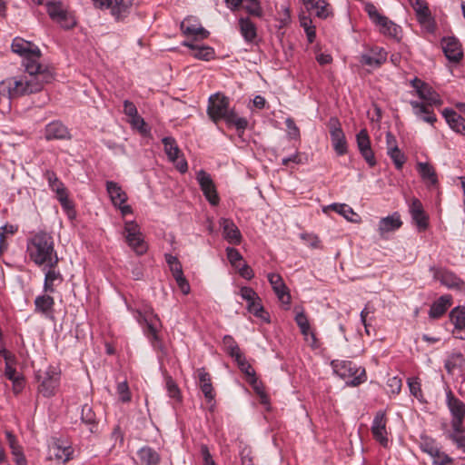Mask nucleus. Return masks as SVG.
<instances>
[{"label":"nucleus","instance_id":"nucleus-61","mask_svg":"<svg viewBox=\"0 0 465 465\" xmlns=\"http://www.w3.org/2000/svg\"><path fill=\"white\" fill-rule=\"evenodd\" d=\"M387 386L391 393L399 394L402 386L401 379L396 376L391 377L387 381Z\"/></svg>","mask_w":465,"mask_h":465},{"label":"nucleus","instance_id":"nucleus-20","mask_svg":"<svg viewBox=\"0 0 465 465\" xmlns=\"http://www.w3.org/2000/svg\"><path fill=\"white\" fill-rule=\"evenodd\" d=\"M331 139L334 151L338 155H343L347 153V143L345 135L336 119H331Z\"/></svg>","mask_w":465,"mask_h":465},{"label":"nucleus","instance_id":"nucleus-17","mask_svg":"<svg viewBox=\"0 0 465 465\" xmlns=\"http://www.w3.org/2000/svg\"><path fill=\"white\" fill-rule=\"evenodd\" d=\"M181 30L183 35L193 40H203L208 37L209 32L203 28L198 19L187 17L181 23Z\"/></svg>","mask_w":465,"mask_h":465},{"label":"nucleus","instance_id":"nucleus-19","mask_svg":"<svg viewBox=\"0 0 465 465\" xmlns=\"http://www.w3.org/2000/svg\"><path fill=\"white\" fill-rule=\"evenodd\" d=\"M442 49L447 59L453 63H459L463 57V52L460 41L454 36L444 37L441 41Z\"/></svg>","mask_w":465,"mask_h":465},{"label":"nucleus","instance_id":"nucleus-28","mask_svg":"<svg viewBox=\"0 0 465 465\" xmlns=\"http://www.w3.org/2000/svg\"><path fill=\"white\" fill-rule=\"evenodd\" d=\"M450 322L454 324L453 334L456 338L465 340V308L457 307L450 313Z\"/></svg>","mask_w":465,"mask_h":465},{"label":"nucleus","instance_id":"nucleus-62","mask_svg":"<svg viewBox=\"0 0 465 465\" xmlns=\"http://www.w3.org/2000/svg\"><path fill=\"white\" fill-rule=\"evenodd\" d=\"M241 371L245 372L247 375L253 376L254 371L252 369L251 365L246 361V359L242 353H241V358H234Z\"/></svg>","mask_w":465,"mask_h":465},{"label":"nucleus","instance_id":"nucleus-34","mask_svg":"<svg viewBox=\"0 0 465 465\" xmlns=\"http://www.w3.org/2000/svg\"><path fill=\"white\" fill-rule=\"evenodd\" d=\"M141 465H159L161 462L160 453L150 446H143L137 451Z\"/></svg>","mask_w":465,"mask_h":465},{"label":"nucleus","instance_id":"nucleus-54","mask_svg":"<svg viewBox=\"0 0 465 465\" xmlns=\"http://www.w3.org/2000/svg\"><path fill=\"white\" fill-rule=\"evenodd\" d=\"M226 254L231 265L234 268H238V265L242 262V255L240 252L235 248L227 247Z\"/></svg>","mask_w":465,"mask_h":465},{"label":"nucleus","instance_id":"nucleus-14","mask_svg":"<svg viewBox=\"0 0 465 465\" xmlns=\"http://www.w3.org/2000/svg\"><path fill=\"white\" fill-rule=\"evenodd\" d=\"M45 176L48 181L49 187L52 191L55 192L62 207L65 210H71L73 204L68 199L67 191L64 183L57 178L54 172L46 171Z\"/></svg>","mask_w":465,"mask_h":465},{"label":"nucleus","instance_id":"nucleus-48","mask_svg":"<svg viewBox=\"0 0 465 465\" xmlns=\"http://www.w3.org/2000/svg\"><path fill=\"white\" fill-rule=\"evenodd\" d=\"M243 2L245 3L244 9L249 15L255 17L262 16V8L258 0H243Z\"/></svg>","mask_w":465,"mask_h":465},{"label":"nucleus","instance_id":"nucleus-18","mask_svg":"<svg viewBox=\"0 0 465 465\" xmlns=\"http://www.w3.org/2000/svg\"><path fill=\"white\" fill-rule=\"evenodd\" d=\"M409 211L419 231H425L429 226V216L424 212L420 201L417 198H412L409 205Z\"/></svg>","mask_w":465,"mask_h":465},{"label":"nucleus","instance_id":"nucleus-11","mask_svg":"<svg viewBox=\"0 0 465 465\" xmlns=\"http://www.w3.org/2000/svg\"><path fill=\"white\" fill-rule=\"evenodd\" d=\"M411 84L415 89L418 96L425 102V104H429L430 106H440L442 104V100L439 94H437L428 84L419 78H414Z\"/></svg>","mask_w":465,"mask_h":465},{"label":"nucleus","instance_id":"nucleus-23","mask_svg":"<svg viewBox=\"0 0 465 465\" xmlns=\"http://www.w3.org/2000/svg\"><path fill=\"white\" fill-rule=\"evenodd\" d=\"M356 138L358 148L361 155L370 166H374L376 164V160L371 148V142L367 131L365 129L361 130Z\"/></svg>","mask_w":465,"mask_h":465},{"label":"nucleus","instance_id":"nucleus-47","mask_svg":"<svg viewBox=\"0 0 465 465\" xmlns=\"http://www.w3.org/2000/svg\"><path fill=\"white\" fill-rule=\"evenodd\" d=\"M295 322L298 325V327L301 330V332L304 336H308L311 334L312 338L314 340V334L311 333V326L310 322L308 321L307 316L305 315L303 311L298 312L295 315Z\"/></svg>","mask_w":465,"mask_h":465},{"label":"nucleus","instance_id":"nucleus-25","mask_svg":"<svg viewBox=\"0 0 465 465\" xmlns=\"http://www.w3.org/2000/svg\"><path fill=\"white\" fill-rule=\"evenodd\" d=\"M268 281L272 285L278 299L284 304H289L291 302V295L287 291V287L278 273L271 272L268 274Z\"/></svg>","mask_w":465,"mask_h":465},{"label":"nucleus","instance_id":"nucleus-7","mask_svg":"<svg viewBox=\"0 0 465 465\" xmlns=\"http://www.w3.org/2000/svg\"><path fill=\"white\" fill-rule=\"evenodd\" d=\"M125 238L128 245L139 255L143 254L147 250L143 233L139 225L135 222H125L124 223Z\"/></svg>","mask_w":465,"mask_h":465},{"label":"nucleus","instance_id":"nucleus-3","mask_svg":"<svg viewBox=\"0 0 465 465\" xmlns=\"http://www.w3.org/2000/svg\"><path fill=\"white\" fill-rule=\"evenodd\" d=\"M229 99L220 94L211 95L208 102L207 114L213 122L224 120L228 125H233L237 131L243 132L248 121L237 115L233 110L229 108Z\"/></svg>","mask_w":465,"mask_h":465},{"label":"nucleus","instance_id":"nucleus-38","mask_svg":"<svg viewBox=\"0 0 465 465\" xmlns=\"http://www.w3.org/2000/svg\"><path fill=\"white\" fill-rule=\"evenodd\" d=\"M54 305V298L47 294L39 295L35 300V312L42 313L45 317H53Z\"/></svg>","mask_w":465,"mask_h":465},{"label":"nucleus","instance_id":"nucleus-5","mask_svg":"<svg viewBox=\"0 0 465 465\" xmlns=\"http://www.w3.org/2000/svg\"><path fill=\"white\" fill-rule=\"evenodd\" d=\"M49 17L61 27L71 29L75 26L76 20L73 13L61 1H48L45 4Z\"/></svg>","mask_w":465,"mask_h":465},{"label":"nucleus","instance_id":"nucleus-16","mask_svg":"<svg viewBox=\"0 0 465 465\" xmlns=\"http://www.w3.org/2000/svg\"><path fill=\"white\" fill-rule=\"evenodd\" d=\"M196 179L200 184L201 190L204 196L212 205H216L219 203V197L216 192L215 185L210 174L203 170L197 173Z\"/></svg>","mask_w":465,"mask_h":465},{"label":"nucleus","instance_id":"nucleus-64","mask_svg":"<svg viewBox=\"0 0 465 465\" xmlns=\"http://www.w3.org/2000/svg\"><path fill=\"white\" fill-rule=\"evenodd\" d=\"M408 385H409L411 393L414 397L419 398L420 396H421L420 383L417 378L409 379Z\"/></svg>","mask_w":465,"mask_h":465},{"label":"nucleus","instance_id":"nucleus-45","mask_svg":"<svg viewBox=\"0 0 465 465\" xmlns=\"http://www.w3.org/2000/svg\"><path fill=\"white\" fill-rule=\"evenodd\" d=\"M377 25L381 33L389 36L396 37L400 32V27L386 16Z\"/></svg>","mask_w":465,"mask_h":465},{"label":"nucleus","instance_id":"nucleus-32","mask_svg":"<svg viewBox=\"0 0 465 465\" xmlns=\"http://www.w3.org/2000/svg\"><path fill=\"white\" fill-rule=\"evenodd\" d=\"M183 45L190 48L193 51L192 55L196 59L210 61L214 58V49L209 45H198L192 41H184Z\"/></svg>","mask_w":465,"mask_h":465},{"label":"nucleus","instance_id":"nucleus-44","mask_svg":"<svg viewBox=\"0 0 465 465\" xmlns=\"http://www.w3.org/2000/svg\"><path fill=\"white\" fill-rule=\"evenodd\" d=\"M81 420L84 423L90 426V432H94L96 429V416L92 407L88 404H84L82 407Z\"/></svg>","mask_w":465,"mask_h":465},{"label":"nucleus","instance_id":"nucleus-22","mask_svg":"<svg viewBox=\"0 0 465 465\" xmlns=\"http://www.w3.org/2000/svg\"><path fill=\"white\" fill-rule=\"evenodd\" d=\"M45 137L46 140H69L71 134L68 128L60 121H54L45 126Z\"/></svg>","mask_w":465,"mask_h":465},{"label":"nucleus","instance_id":"nucleus-12","mask_svg":"<svg viewBox=\"0 0 465 465\" xmlns=\"http://www.w3.org/2000/svg\"><path fill=\"white\" fill-rule=\"evenodd\" d=\"M40 381L39 391L45 397H51L54 394L60 381L59 372L53 367H49L43 375H38Z\"/></svg>","mask_w":465,"mask_h":465},{"label":"nucleus","instance_id":"nucleus-8","mask_svg":"<svg viewBox=\"0 0 465 465\" xmlns=\"http://www.w3.org/2000/svg\"><path fill=\"white\" fill-rule=\"evenodd\" d=\"M94 5L101 9H110L115 19L125 17L133 5L134 0H93Z\"/></svg>","mask_w":465,"mask_h":465},{"label":"nucleus","instance_id":"nucleus-63","mask_svg":"<svg viewBox=\"0 0 465 465\" xmlns=\"http://www.w3.org/2000/svg\"><path fill=\"white\" fill-rule=\"evenodd\" d=\"M166 389L168 391V394L171 398L179 400L180 398V390L176 383L171 379L168 378L166 380Z\"/></svg>","mask_w":465,"mask_h":465},{"label":"nucleus","instance_id":"nucleus-33","mask_svg":"<svg viewBox=\"0 0 465 465\" xmlns=\"http://www.w3.org/2000/svg\"><path fill=\"white\" fill-rule=\"evenodd\" d=\"M447 406L451 414V419H464L465 418V403L460 399L456 398L451 391L446 392Z\"/></svg>","mask_w":465,"mask_h":465},{"label":"nucleus","instance_id":"nucleus-35","mask_svg":"<svg viewBox=\"0 0 465 465\" xmlns=\"http://www.w3.org/2000/svg\"><path fill=\"white\" fill-rule=\"evenodd\" d=\"M239 30L246 43H253L257 37L256 25L249 17H241L238 21Z\"/></svg>","mask_w":465,"mask_h":465},{"label":"nucleus","instance_id":"nucleus-41","mask_svg":"<svg viewBox=\"0 0 465 465\" xmlns=\"http://www.w3.org/2000/svg\"><path fill=\"white\" fill-rule=\"evenodd\" d=\"M450 305L451 297L450 295H442L431 305L429 312L430 317L434 319L440 318Z\"/></svg>","mask_w":465,"mask_h":465},{"label":"nucleus","instance_id":"nucleus-43","mask_svg":"<svg viewBox=\"0 0 465 465\" xmlns=\"http://www.w3.org/2000/svg\"><path fill=\"white\" fill-rule=\"evenodd\" d=\"M464 365L465 359L461 353H452L444 363V367L450 374H452L455 369L462 368Z\"/></svg>","mask_w":465,"mask_h":465},{"label":"nucleus","instance_id":"nucleus-49","mask_svg":"<svg viewBox=\"0 0 465 465\" xmlns=\"http://www.w3.org/2000/svg\"><path fill=\"white\" fill-rule=\"evenodd\" d=\"M301 26L304 29L308 41L312 43L316 36L315 26L312 25V22L310 18L302 16L300 18Z\"/></svg>","mask_w":465,"mask_h":465},{"label":"nucleus","instance_id":"nucleus-27","mask_svg":"<svg viewBox=\"0 0 465 465\" xmlns=\"http://www.w3.org/2000/svg\"><path fill=\"white\" fill-rule=\"evenodd\" d=\"M442 115L452 131L465 135V118L463 116L450 108H445L442 111Z\"/></svg>","mask_w":465,"mask_h":465},{"label":"nucleus","instance_id":"nucleus-52","mask_svg":"<svg viewBox=\"0 0 465 465\" xmlns=\"http://www.w3.org/2000/svg\"><path fill=\"white\" fill-rule=\"evenodd\" d=\"M464 419H451L450 426L451 430L447 433L449 440L452 439L453 436H457L461 433H465V427L463 425Z\"/></svg>","mask_w":465,"mask_h":465},{"label":"nucleus","instance_id":"nucleus-60","mask_svg":"<svg viewBox=\"0 0 465 465\" xmlns=\"http://www.w3.org/2000/svg\"><path fill=\"white\" fill-rule=\"evenodd\" d=\"M241 297L249 303L259 299L258 294L250 287H242L240 290Z\"/></svg>","mask_w":465,"mask_h":465},{"label":"nucleus","instance_id":"nucleus-53","mask_svg":"<svg viewBox=\"0 0 465 465\" xmlns=\"http://www.w3.org/2000/svg\"><path fill=\"white\" fill-rule=\"evenodd\" d=\"M248 311L258 318H261L264 321L268 320L266 317L267 313L264 312L260 298L248 304Z\"/></svg>","mask_w":465,"mask_h":465},{"label":"nucleus","instance_id":"nucleus-42","mask_svg":"<svg viewBox=\"0 0 465 465\" xmlns=\"http://www.w3.org/2000/svg\"><path fill=\"white\" fill-rule=\"evenodd\" d=\"M417 171L420 173L422 180L426 182L428 184L434 185L437 183L438 179L435 169L430 163H418Z\"/></svg>","mask_w":465,"mask_h":465},{"label":"nucleus","instance_id":"nucleus-56","mask_svg":"<svg viewBox=\"0 0 465 465\" xmlns=\"http://www.w3.org/2000/svg\"><path fill=\"white\" fill-rule=\"evenodd\" d=\"M117 394L123 402H129L131 401V392L126 381L117 384Z\"/></svg>","mask_w":465,"mask_h":465},{"label":"nucleus","instance_id":"nucleus-39","mask_svg":"<svg viewBox=\"0 0 465 465\" xmlns=\"http://www.w3.org/2000/svg\"><path fill=\"white\" fill-rule=\"evenodd\" d=\"M45 281H44V291L45 292H54L55 287L63 282V276L59 271L55 270V267H46Z\"/></svg>","mask_w":465,"mask_h":465},{"label":"nucleus","instance_id":"nucleus-10","mask_svg":"<svg viewBox=\"0 0 465 465\" xmlns=\"http://www.w3.org/2000/svg\"><path fill=\"white\" fill-rule=\"evenodd\" d=\"M163 146H164V152L168 157V159L175 164L176 168L181 173H185L188 169L187 162L183 158V153H181L176 141L173 137H164L162 140Z\"/></svg>","mask_w":465,"mask_h":465},{"label":"nucleus","instance_id":"nucleus-9","mask_svg":"<svg viewBox=\"0 0 465 465\" xmlns=\"http://www.w3.org/2000/svg\"><path fill=\"white\" fill-rule=\"evenodd\" d=\"M73 453L72 446L63 440L54 439L48 445V460L64 463L73 459Z\"/></svg>","mask_w":465,"mask_h":465},{"label":"nucleus","instance_id":"nucleus-26","mask_svg":"<svg viewBox=\"0 0 465 465\" xmlns=\"http://www.w3.org/2000/svg\"><path fill=\"white\" fill-rule=\"evenodd\" d=\"M435 278L450 289H457L465 292V282L450 271L440 270L435 273Z\"/></svg>","mask_w":465,"mask_h":465},{"label":"nucleus","instance_id":"nucleus-46","mask_svg":"<svg viewBox=\"0 0 465 465\" xmlns=\"http://www.w3.org/2000/svg\"><path fill=\"white\" fill-rule=\"evenodd\" d=\"M225 351L232 358H241V350L232 336L226 335L223 339Z\"/></svg>","mask_w":465,"mask_h":465},{"label":"nucleus","instance_id":"nucleus-59","mask_svg":"<svg viewBox=\"0 0 465 465\" xmlns=\"http://www.w3.org/2000/svg\"><path fill=\"white\" fill-rule=\"evenodd\" d=\"M130 124L134 128H136L141 134H145L148 133V129L146 128V123L143 117L139 114L130 118Z\"/></svg>","mask_w":465,"mask_h":465},{"label":"nucleus","instance_id":"nucleus-51","mask_svg":"<svg viewBox=\"0 0 465 465\" xmlns=\"http://www.w3.org/2000/svg\"><path fill=\"white\" fill-rule=\"evenodd\" d=\"M439 446L436 440H433L432 438L428 436L420 437V448L423 452L427 453L428 455H430Z\"/></svg>","mask_w":465,"mask_h":465},{"label":"nucleus","instance_id":"nucleus-13","mask_svg":"<svg viewBox=\"0 0 465 465\" xmlns=\"http://www.w3.org/2000/svg\"><path fill=\"white\" fill-rule=\"evenodd\" d=\"M371 430L374 440L382 447L387 448L389 444L387 418L383 411H379L374 415Z\"/></svg>","mask_w":465,"mask_h":465},{"label":"nucleus","instance_id":"nucleus-37","mask_svg":"<svg viewBox=\"0 0 465 465\" xmlns=\"http://www.w3.org/2000/svg\"><path fill=\"white\" fill-rule=\"evenodd\" d=\"M106 191L110 196V199L114 206L116 207L127 202L128 197L126 193L122 189V187L117 183L108 181L106 183Z\"/></svg>","mask_w":465,"mask_h":465},{"label":"nucleus","instance_id":"nucleus-2","mask_svg":"<svg viewBox=\"0 0 465 465\" xmlns=\"http://www.w3.org/2000/svg\"><path fill=\"white\" fill-rule=\"evenodd\" d=\"M26 251L32 262L45 271L46 267H56L57 252L52 235L45 232H38L27 242Z\"/></svg>","mask_w":465,"mask_h":465},{"label":"nucleus","instance_id":"nucleus-58","mask_svg":"<svg viewBox=\"0 0 465 465\" xmlns=\"http://www.w3.org/2000/svg\"><path fill=\"white\" fill-rule=\"evenodd\" d=\"M285 125L287 128V134L290 139L296 140L300 138V130L292 118H287L285 120Z\"/></svg>","mask_w":465,"mask_h":465},{"label":"nucleus","instance_id":"nucleus-40","mask_svg":"<svg viewBox=\"0 0 465 465\" xmlns=\"http://www.w3.org/2000/svg\"><path fill=\"white\" fill-rule=\"evenodd\" d=\"M197 373L199 378V385L205 399L209 401H213L214 399L215 394L213 392L210 374L206 372L204 369H198Z\"/></svg>","mask_w":465,"mask_h":465},{"label":"nucleus","instance_id":"nucleus-6","mask_svg":"<svg viewBox=\"0 0 465 465\" xmlns=\"http://www.w3.org/2000/svg\"><path fill=\"white\" fill-rule=\"evenodd\" d=\"M138 322L144 324L143 331L153 347L160 345L158 331L162 326L160 319L154 314L152 308H147L143 312H139Z\"/></svg>","mask_w":465,"mask_h":465},{"label":"nucleus","instance_id":"nucleus-21","mask_svg":"<svg viewBox=\"0 0 465 465\" xmlns=\"http://www.w3.org/2000/svg\"><path fill=\"white\" fill-rule=\"evenodd\" d=\"M411 5L415 11L419 23L426 26L430 31H433L434 21L428 5L423 0H413Z\"/></svg>","mask_w":465,"mask_h":465},{"label":"nucleus","instance_id":"nucleus-50","mask_svg":"<svg viewBox=\"0 0 465 465\" xmlns=\"http://www.w3.org/2000/svg\"><path fill=\"white\" fill-rule=\"evenodd\" d=\"M432 459V462L435 465H447L451 463L452 459L449 457L445 452L441 451L440 447L430 455Z\"/></svg>","mask_w":465,"mask_h":465},{"label":"nucleus","instance_id":"nucleus-1","mask_svg":"<svg viewBox=\"0 0 465 465\" xmlns=\"http://www.w3.org/2000/svg\"><path fill=\"white\" fill-rule=\"evenodd\" d=\"M12 51L23 57L25 74L10 77L1 82L2 87H7L8 96L17 98L38 93L54 78L52 67L42 64L39 61L41 51L37 45L20 37L12 42Z\"/></svg>","mask_w":465,"mask_h":465},{"label":"nucleus","instance_id":"nucleus-30","mask_svg":"<svg viewBox=\"0 0 465 465\" xmlns=\"http://www.w3.org/2000/svg\"><path fill=\"white\" fill-rule=\"evenodd\" d=\"M401 225L402 222L400 214L394 213L391 215L381 219L379 222L378 232L381 237L384 238L386 233L398 230Z\"/></svg>","mask_w":465,"mask_h":465},{"label":"nucleus","instance_id":"nucleus-57","mask_svg":"<svg viewBox=\"0 0 465 465\" xmlns=\"http://www.w3.org/2000/svg\"><path fill=\"white\" fill-rule=\"evenodd\" d=\"M364 9L371 20L376 25L385 17L384 15H381L374 5L371 3L366 4Z\"/></svg>","mask_w":465,"mask_h":465},{"label":"nucleus","instance_id":"nucleus-15","mask_svg":"<svg viewBox=\"0 0 465 465\" xmlns=\"http://www.w3.org/2000/svg\"><path fill=\"white\" fill-rule=\"evenodd\" d=\"M387 60V52L381 47H371L361 54L360 62L362 65L372 69L381 67Z\"/></svg>","mask_w":465,"mask_h":465},{"label":"nucleus","instance_id":"nucleus-29","mask_svg":"<svg viewBox=\"0 0 465 465\" xmlns=\"http://www.w3.org/2000/svg\"><path fill=\"white\" fill-rule=\"evenodd\" d=\"M306 9L321 19L331 15V9L326 0H302Z\"/></svg>","mask_w":465,"mask_h":465},{"label":"nucleus","instance_id":"nucleus-31","mask_svg":"<svg viewBox=\"0 0 465 465\" xmlns=\"http://www.w3.org/2000/svg\"><path fill=\"white\" fill-rule=\"evenodd\" d=\"M413 114L420 118L422 121L430 124H434L437 121L436 115L433 114V112L430 110V107H431L429 104H425L424 103L418 102V101H411L410 102Z\"/></svg>","mask_w":465,"mask_h":465},{"label":"nucleus","instance_id":"nucleus-24","mask_svg":"<svg viewBox=\"0 0 465 465\" xmlns=\"http://www.w3.org/2000/svg\"><path fill=\"white\" fill-rule=\"evenodd\" d=\"M219 223L223 230V238L231 244H240L242 234L235 223L227 218H222Z\"/></svg>","mask_w":465,"mask_h":465},{"label":"nucleus","instance_id":"nucleus-36","mask_svg":"<svg viewBox=\"0 0 465 465\" xmlns=\"http://www.w3.org/2000/svg\"><path fill=\"white\" fill-rule=\"evenodd\" d=\"M328 210L336 212L351 223H359L361 220L359 214L356 213L351 206L345 203H331L323 208L324 213H327Z\"/></svg>","mask_w":465,"mask_h":465},{"label":"nucleus","instance_id":"nucleus-4","mask_svg":"<svg viewBox=\"0 0 465 465\" xmlns=\"http://www.w3.org/2000/svg\"><path fill=\"white\" fill-rule=\"evenodd\" d=\"M331 364L339 377L348 380L346 381L348 385L357 386L366 381L365 369L357 367L352 361L333 360Z\"/></svg>","mask_w":465,"mask_h":465},{"label":"nucleus","instance_id":"nucleus-55","mask_svg":"<svg viewBox=\"0 0 465 465\" xmlns=\"http://www.w3.org/2000/svg\"><path fill=\"white\" fill-rule=\"evenodd\" d=\"M389 156L393 161L395 167L401 170L405 163V156L399 148L388 151Z\"/></svg>","mask_w":465,"mask_h":465}]
</instances>
